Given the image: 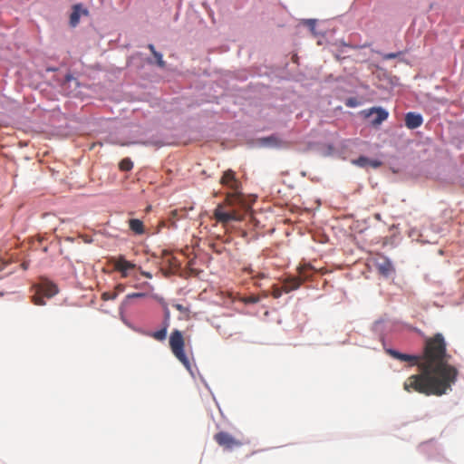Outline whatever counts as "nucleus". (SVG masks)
<instances>
[{"label": "nucleus", "mask_w": 464, "mask_h": 464, "mask_svg": "<svg viewBox=\"0 0 464 464\" xmlns=\"http://www.w3.org/2000/svg\"><path fill=\"white\" fill-rule=\"evenodd\" d=\"M418 368L420 372L409 376L403 389L407 392H418L426 396H441L451 390L459 371L450 364L451 358L447 353V344L441 334L426 339L423 353L419 355Z\"/></svg>", "instance_id": "nucleus-1"}, {"label": "nucleus", "mask_w": 464, "mask_h": 464, "mask_svg": "<svg viewBox=\"0 0 464 464\" xmlns=\"http://www.w3.org/2000/svg\"><path fill=\"white\" fill-rule=\"evenodd\" d=\"M220 184L231 189L232 192L227 193L225 202L215 208L214 218L223 224L241 220L243 215L240 208L244 207V202L240 192L241 183L236 178V173L231 169L226 170L220 179Z\"/></svg>", "instance_id": "nucleus-2"}, {"label": "nucleus", "mask_w": 464, "mask_h": 464, "mask_svg": "<svg viewBox=\"0 0 464 464\" xmlns=\"http://www.w3.org/2000/svg\"><path fill=\"white\" fill-rule=\"evenodd\" d=\"M34 290V295L31 296V301L36 305H44V298L50 299L58 294L57 285L46 279L41 278L36 284L31 286V290Z\"/></svg>", "instance_id": "nucleus-3"}, {"label": "nucleus", "mask_w": 464, "mask_h": 464, "mask_svg": "<svg viewBox=\"0 0 464 464\" xmlns=\"http://www.w3.org/2000/svg\"><path fill=\"white\" fill-rule=\"evenodd\" d=\"M169 348L174 356L191 372V363L185 353V340L179 330H173L169 335Z\"/></svg>", "instance_id": "nucleus-4"}, {"label": "nucleus", "mask_w": 464, "mask_h": 464, "mask_svg": "<svg viewBox=\"0 0 464 464\" xmlns=\"http://www.w3.org/2000/svg\"><path fill=\"white\" fill-rule=\"evenodd\" d=\"M215 441L225 450H233L243 445V442L227 431H219L214 435Z\"/></svg>", "instance_id": "nucleus-5"}, {"label": "nucleus", "mask_w": 464, "mask_h": 464, "mask_svg": "<svg viewBox=\"0 0 464 464\" xmlns=\"http://www.w3.org/2000/svg\"><path fill=\"white\" fill-rule=\"evenodd\" d=\"M306 269L307 267H302L299 269L298 276H291L284 280L283 289L285 293H289L300 287L303 282L309 277V276L305 274Z\"/></svg>", "instance_id": "nucleus-6"}, {"label": "nucleus", "mask_w": 464, "mask_h": 464, "mask_svg": "<svg viewBox=\"0 0 464 464\" xmlns=\"http://www.w3.org/2000/svg\"><path fill=\"white\" fill-rule=\"evenodd\" d=\"M111 263L113 265L115 271L121 273V277L125 278L129 276V271L135 268L136 265L128 261L123 256L111 257Z\"/></svg>", "instance_id": "nucleus-7"}, {"label": "nucleus", "mask_w": 464, "mask_h": 464, "mask_svg": "<svg viewBox=\"0 0 464 464\" xmlns=\"http://www.w3.org/2000/svg\"><path fill=\"white\" fill-rule=\"evenodd\" d=\"M259 144L266 148L284 149L289 147V142L282 140L277 135H271L259 140Z\"/></svg>", "instance_id": "nucleus-8"}, {"label": "nucleus", "mask_w": 464, "mask_h": 464, "mask_svg": "<svg viewBox=\"0 0 464 464\" xmlns=\"http://www.w3.org/2000/svg\"><path fill=\"white\" fill-rule=\"evenodd\" d=\"M375 266L379 273L384 276H389L394 271L392 262L382 256L376 258Z\"/></svg>", "instance_id": "nucleus-9"}, {"label": "nucleus", "mask_w": 464, "mask_h": 464, "mask_svg": "<svg viewBox=\"0 0 464 464\" xmlns=\"http://www.w3.org/2000/svg\"><path fill=\"white\" fill-rule=\"evenodd\" d=\"M88 14L89 11L82 4L74 5L70 14V25L75 27L79 24L81 16Z\"/></svg>", "instance_id": "nucleus-10"}, {"label": "nucleus", "mask_w": 464, "mask_h": 464, "mask_svg": "<svg viewBox=\"0 0 464 464\" xmlns=\"http://www.w3.org/2000/svg\"><path fill=\"white\" fill-rule=\"evenodd\" d=\"M423 122L422 116L419 113L408 112L405 115V125L410 130L420 127Z\"/></svg>", "instance_id": "nucleus-11"}, {"label": "nucleus", "mask_w": 464, "mask_h": 464, "mask_svg": "<svg viewBox=\"0 0 464 464\" xmlns=\"http://www.w3.org/2000/svg\"><path fill=\"white\" fill-rule=\"evenodd\" d=\"M388 353L393 358L398 359V360L402 361V362H410L412 365H417L418 366V363L420 362H419V359H420L419 355H410V354H406V353H401L397 352L395 350H389Z\"/></svg>", "instance_id": "nucleus-12"}, {"label": "nucleus", "mask_w": 464, "mask_h": 464, "mask_svg": "<svg viewBox=\"0 0 464 464\" xmlns=\"http://www.w3.org/2000/svg\"><path fill=\"white\" fill-rule=\"evenodd\" d=\"M371 114H375V117L372 120V123L374 126L380 125L382 121H384L388 118V111L382 108H372L367 116Z\"/></svg>", "instance_id": "nucleus-13"}, {"label": "nucleus", "mask_w": 464, "mask_h": 464, "mask_svg": "<svg viewBox=\"0 0 464 464\" xmlns=\"http://www.w3.org/2000/svg\"><path fill=\"white\" fill-rule=\"evenodd\" d=\"M353 163L361 168L371 167L372 169H377L382 165V162L380 160H371L364 156L359 157L357 160L353 161Z\"/></svg>", "instance_id": "nucleus-14"}, {"label": "nucleus", "mask_w": 464, "mask_h": 464, "mask_svg": "<svg viewBox=\"0 0 464 464\" xmlns=\"http://www.w3.org/2000/svg\"><path fill=\"white\" fill-rule=\"evenodd\" d=\"M129 228L135 235H142L145 233V227L143 222L138 218H130L128 221Z\"/></svg>", "instance_id": "nucleus-15"}, {"label": "nucleus", "mask_w": 464, "mask_h": 464, "mask_svg": "<svg viewBox=\"0 0 464 464\" xmlns=\"http://www.w3.org/2000/svg\"><path fill=\"white\" fill-rule=\"evenodd\" d=\"M168 328H169V324H167V323L163 324L161 329L149 334V336L152 337L153 339H155L159 342H162L167 337Z\"/></svg>", "instance_id": "nucleus-16"}, {"label": "nucleus", "mask_w": 464, "mask_h": 464, "mask_svg": "<svg viewBox=\"0 0 464 464\" xmlns=\"http://www.w3.org/2000/svg\"><path fill=\"white\" fill-rule=\"evenodd\" d=\"M119 168L122 171H130L133 168V163L129 158H125L119 163Z\"/></svg>", "instance_id": "nucleus-17"}, {"label": "nucleus", "mask_w": 464, "mask_h": 464, "mask_svg": "<svg viewBox=\"0 0 464 464\" xmlns=\"http://www.w3.org/2000/svg\"><path fill=\"white\" fill-rule=\"evenodd\" d=\"M117 297V293L113 292H104L102 295V299L103 301L114 300Z\"/></svg>", "instance_id": "nucleus-18"}, {"label": "nucleus", "mask_w": 464, "mask_h": 464, "mask_svg": "<svg viewBox=\"0 0 464 464\" xmlns=\"http://www.w3.org/2000/svg\"><path fill=\"white\" fill-rule=\"evenodd\" d=\"M283 292H284L283 286L278 287V286L275 285L273 287L272 295L274 298H279L282 295Z\"/></svg>", "instance_id": "nucleus-19"}, {"label": "nucleus", "mask_w": 464, "mask_h": 464, "mask_svg": "<svg viewBox=\"0 0 464 464\" xmlns=\"http://www.w3.org/2000/svg\"><path fill=\"white\" fill-rule=\"evenodd\" d=\"M153 56L157 60V63L160 67L163 68L165 67V62L163 61L162 54L159 52H156Z\"/></svg>", "instance_id": "nucleus-20"}, {"label": "nucleus", "mask_w": 464, "mask_h": 464, "mask_svg": "<svg viewBox=\"0 0 464 464\" xmlns=\"http://www.w3.org/2000/svg\"><path fill=\"white\" fill-rule=\"evenodd\" d=\"M400 54H401V53H389L383 54L382 58L384 60H391V59L397 58Z\"/></svg>", "instance_id": "nucleus-21"}, {"label": "nucleus", "mask_w": 464, "mask_h": 464, "mask_svg": "<svg viewBox=\"0 0 464 464\" xmlns=\"http://www.w3.org/2000/svg\"><path fill=\"white\" fill-rule=\"evenodd\" d=\"M125 290V285L123 284H118L115 288H114V291L113 293H117V295L122 292H124Z\"/></svg>", "instance_id": "nucleus-22"}, {"label": "nucleus", "mask_w": 464, "mask_h": 464, "mask_svg": "<svg viewBox=\"0 0 464 464\" xmlns=\"http://www.w3.org/2000/svg\"><path fill=\"white\" fill-rule=\"evenodd\" d=\"M145 296V294L143 293H133V294H129L127 295V298H136V297H143Z\"/></svg>", "instance_id": "nucleus-23"}, {"label": "nucleus", "mask_w": 464, "mask_h": 464, "mask_svg": "<svg viewBox=\"0 0 464 464\" xmlns=\"http://www.w3.org/2000/svg\"><path fill=\"white\" fill-rule=\"evenodd\" d=\"M174 307H175L178 311H179V312H181V313H185V312H187V311H188V309H187L186 307H184V306H183L182 304H174Z\"/></svg>", "instance_id": "nucleus-24"}, {"label": "nucleus", "mask_w": 464, "mask_h": 464, "mask_svg": "<svg viewBox=\"0 0 464 464\" xmlns=\"http://www.w3.org/2000/svg\"><path fill=\"white\" fill-rule=\"evenodd\" d=\"M179 211L175 209L170 212V219H177L179 218Z\"/></svg>", "instance_id": "nucleus-25"}, {"label": "nucleus", "mask_w": 464, "mask_h": 464, "mask_svg": "<svg viewBox=\"0 0 464 464\" xmlns=\"http://www.w3.org/2000/svg\"><path fill=\"white\" fill-rule=\"evenodd\" d=\"M166 323L169 324V311L168 309L165 311V318L163 324Z\"/></svg>", "instance_id": "nucleus-26"}, {"label": "nucleus", "mask_w": 464, "mask_h": 464, "mask_svg": "<svg viewBox=\"0 0 464 464\" xmlns=\"http://www.w3.org/2000/svg\"><path fill=\"white\" fill-rule=\"evenodd\" d=\"M148 48L150 49L152 54H154L157 52L153 44H149Z\"/></svg>", "instance_id": "nucleus-27"}, {"label": "nucleus", "mask_w": 464, "mask_h": 464, "mask_svg": "<svg viewBox=\"0 0 464 464\" xmlns=\"http://www.w3.org/2000/svg\"><path fill=\"white\" fill-rule=\"evenodd\" d=\"M244 271L247 272L248 274H252L253 273V269L250 266L245 267Z\"/></svg>", "instance_id": "nucleus-28"}, {"label": "nucleus", "mask_w": 464, "mask_h": 464, "mask_svg": "<svg viewBox=\"0 0 464 464\" xmlns=\"http://www.w3.org/2000/svg\"><path fill=\"white\" fill-rule=\"evenodd\" d=\"M249 302H250V303H256V302H258V298H257V297H251V298L249 299Z\"/></svg>", "instance_id": "nucleus-29"}, {"label": "nucleus", "mask_w": 464, "mask_h": 464, "mask_svg": "<svg viewBox=\"0 0 464 464\" xmlns=\"http://www.w3.org/2000/svg\"><path fill=\"white\" fill-rule=\"evenodd\" d=\"M142 275L147 278H151V275L149 272H143Z\"/></svg>", "instance_id": "nucleus-30"}, {"label": "nucleus", "mask_w": 464, "mask_h": 464, "mask_svg": "<svg viewBox=\"0 0 464 464\" xmlns=\"http://www.w3.org/2000/svg\"><path fill=\"white\" fill-rule=\"evenodd\" d=\"M254 277L264 278L265 275L263 273H258L256 276H254Z\"/></svg>", "instance_id": "nucleus-31"}, {"label": "nucleus", "mask_w": 464, "mask_h": 464, "mask_svg": "<svg viewBox=\"0 0 464 464\" xmlns=\"http://www.w3.org/2000/svg\"><path fill=\"white\" fill-rule=\"evenodd\" d=\"M30 244L33 245L34 244V238L31 237V241H30Z\"/></svg>", "instance_id": "nucleus-32"}]
</instances>
